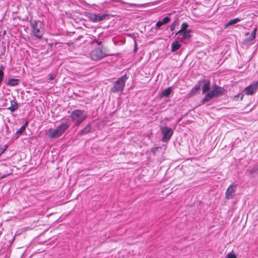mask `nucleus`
Listing matches in <instances>:
<instances>
[{
  "label": "nucleus",
  "instance_id": "obj_1",
  "mask_svg": "<svg viewBox=\"0 0 258 258\" xmlns=\"http://www.w3.org/2000/svg\"><path fill=\"white\" fill-rule=\"evenodd\" d=\"M69 126V121L66 120L62 122L56 128H49L47 134L50 138H58L66 132Z\"/></svg>",
  "mask_w": 258,
  "mask_h": 258
},
{
  "label": "nucleus",
  "instance_id": "obj_2",
  "mask_svg": "<svg viewBox=\"0 0 258 258\" xmlns=\"http://www.w3.org/2000/svg\"><path fill=\"white\" fill-rule=\"evenodd\" d=\"M69 126V121L66 120L62 122L56 128H49L47 134L50 138H58L66 132Z\"/></svg>",
  "mask_w": 258,
  "mask_h": 258
},
{
  "label": "nucleus",
  "instance_id": "obj_3",
  "mask_svg": "<svg viewBox=\"0 0 258 258\" xmlns=\"http://www.w3.org/2000/svg\"><path fill=\"white\" fill-rule=\"evenodd\" d=\"M87 112L84 110L77 109L72 112L70 117L76 126L80 125L87 117Z\"/></svg>",
  "mask_w": 258,
  "mask_h": 258
},
{
  "label": "nucleus",
  "instance_id": "obj_4",
  "mask_svg": "<svg viewBox=\"0 0 258 258\" xmlns=\"http://www.w3.org/2000/svg\"><path fill=\"white\" fill-rule=\"evenodd\" d=\"M42 23L40 21H34L31 23L33 34L37 38H41L43 33Z\"/></svg>",
  "mask_w": 258,
  "mask_h": 258
},
{
  "label": "nucleus",
  "instance_id": "obj_5",
  "mask_svg": "<svg viewBox=\"0 0 258 258\" xmlns=\"http://www.w3.org/2000/svg\"><path fill=\"white\" fill-rule=\"evenodd\" d=\"M224 90L220 87H215L212 90L207 93L204 99V101H209L212 98L217 97L222 95Z\"/></svg>",
  "mask_w": 258,
  "mask_h": 258
},
{
  "label": "nucleus",
  "instance_id": "obj_6",
  "mask_svg": "<svg viewBox=\"0 0 258 258\" xmlns=\"http://www.w3.org/2000/svg\"><path fill=\"white\" fill-rule=\"evenodd\" d=\"M126 80L127 77L126 75L121 77L114 83L113 87L111 88V91L113 92L122 91L124 88Z\"/></svg>",
  "mask_w": 258,
  "mask_h": 258
},
{
  "label": "nucleus",
  "instance_id": "obj_7",
  "mask_svg": "<svg viewBox=\"0 0 258 258\" xmlns=\"http://www.w3.org/2000/svg\"><path fill=\"white\" fill-rule=\"evenodd\" d=\"M108 54L103 52V50L101 48H96L92 50L90 53V56L92 59L98 60L101 59Z\"/></svg>",
  "mask_w": 258,
  "mask_h": 258
},
{
  "label": "nucleus",
  "instance_id": "obj_8",
  "mask_svg": "<svg viewBox=\"0 0 258 258\" xmlns=\"http://www.w3.org/2000/svg\"><path fill=\"white\" fill-rule=\"evenodd\" d=\"M160 130L163 135L162 139V141L166 142L169 141L173 133L172 130L168 127L165 126L161 127Z\"/></svg>",
  "mask_w": 258,
  "mask_h": 258
},
{
  "label": "nucleus",
  "instance_id": "obj_9",
  "mask_svg": "<svg viewBox=\"0 0 258 258\" xmlns=\"http://www.w3.org/2000/svg\"><path fill=\"white\" fill-rule=\"evenodd\" d=\"M237 187V185L236 184L232 183L228 187L225 194L226 199L230 200L234 198Z\"/></svg>",
  "mask_w": 258,
  "mask_h": 258
},
{
  "label": "nucleus",
  "instance_id": "obj_10",
  "mask_svg": "<svg viewBox=\"0 0 258 258\" xmlns=\"http://www.w3.org/2000/svg\"><path fill=\"white\" fill-rule=\"evenodd\" d=\"M108 16V14H96L95 13L89 14V18L93 22H98L105 20Z\"/></svg>",
  "mask_w": 258,
  "mask_h": 258
},
{
  "label": "nucleus",
  "instance_id": "obj_11",
  "mask_svg": "<svg viewBox=\"0 0 258 258\" xmlns=\"http://www.w3.org/2000/svg\"><path fill=\"white\" fill-rule=\"evenodd\" d=\"M256 88L254 83L251 84L245 88V94L247 95H252L256 91Z\"/></svg>",
  "mask_w": 258,
  "mask_h": 258
},
{
  "label": "nucleus",
  "instance_id": "obj_12",
  "mask_svg": "<svg viewBox=\"0 0 258 258\" xmlns=\"http://www.w3.org/2000/svg\"><path fill=\"white\" fill-rule=\"evenodd\" d=\"M170 20V19L169 17H165L161 21L157 22L156 24V26L157 27L160 28L163 25L168 23Z\"/></svg>",
  "mask_w": 258,
  "mask_h": 258
},
{
  "label": "nucleus",
  "instance_id": "obj_13",
  "mask_svg": "<svg viewBox=\"0 0 258 258\" xmlns=\"http://www.w3.org/2000/svg\"><path fill=\"white\" fill-rule=\"evenodd\" d=\"M183 33L182 35V36L180 38H179L180 41L182 42L184 40L188 39L190 37V30H186L183 31Z\"/></svg>",
  "mask_w": 258,
  "mask_h": 258
},
{
  "label": "nucleus",
  "instance_id": "obj_14",
  "mask_svg": "<svg viewBox=\"0 0 258 258\" xmlns=\"http://www.w3.org/2000/svg\"><path fill=\"white\" fill-rule=\"evenodd\" d=\"M172 92V88L171 87H168L163 90L160 94V97H167L168 96L171 92Z\"/></svg>",
  "mask_w": 258,
  "mask_h": 258
},
{
  "label": "nucleus",
  "instance_id": "obj_15",
  "mask_svg": "<svg viewBox=\"0 0 258 258\" xmlns=\"http://www.w3.org/2000/svg\"><path fill=\"white\" fill-rule=\"evenodd\" d=\"M181 47V44L178 41H174L171 44V51L174 52Z\"/></svg>",
  "mask_w": 258,
  "mask_h": 258
},
{
  "label": "nucleus",
  "instance_id": "obj_16",
  "mask_svg": "<svg viewBox=\"0 0 258 258\" xmlns=\"http://www.w3.org/2000/svg\"><path fill=\"white\" fill-rule=\"evenodd\" d=\"M18 108V103L13 100L11 101V106L8 109H9L11 111L13 112L17 109Z\"/></svg>",
  "mask_w": 258,
  "mask_h": 258
},
{
  "label": "nucleus",
  "instance_id": "obj_17",
  "mask_svg": "<svg viewBox=\"0 0 258 258\" xmlns=\"http://www.w3.org/2000/svg\"><path fill=\"white\" fill-rule=\"evenodd\" d=\"M200 85L197 84L196 85L194 88L192 89V90L190 91L189 96L191 97L195 95L198 91L200 90Z\"/></svg>",
  "mask_w": 258,
  "mask_h": 258
},
{
  "label": "nucleus",
  "instance_id": "obj_18",
  "mask_svg": "<svg viewBox=\"0 0 258 258\" xmlns=\"http://www.w3.org/2000/svg\"><path fill=\"white\" fill-rule=\"evenodd\" d=\"M19 80L16 79H10L8 80V85L11 86H15L18 85Z\"/></svg>",
  "mask_w": 258,
  "mask_h": 258
},
{
  "label": "nucleus",
  "instance_id": "obj_19",
  "mask_svg": "<svg viewBox=\"0 0 258 258\" xmlns=\"http://www.w3.org/2000/svg\"><path fill=\"white\" fill-rule=\"evenodd\" d=\"M241 21V19L236 18L234 19L231 20L228 23H227L225 26V28L228 27L229 26L233 25Z\"/></svg>",
  "mask_w": 258,
  "mask_h": 258
},
{
  "label": "nucleus",
  "instance_id": "obj_20",
  "mask_svg": "<svg viewBox=\"0 0 258 258\" xmlns=\"http://www.w3.org/2000/svg\"><path fill=\"white\" fill-rule=\"evenodd\" d=\"M188 25L187 23H183L181 25V29L179 30L176 33V35L180 34L182 31H186V29L187 28Z\"/></svg>",
  "mask_w": 258,
  "mask_h": 258
},
{
  "label": "nucleus",
  "instance_id": "obj_21",
  "mask_svg": "<svg viewBox=\"0 0 258 258\" xmlns=\"http://www.w3.org/2000/svg\"><path fill=\"white\" fill-rule=\"evenodd\" d=\"M210 83L208 82L206 83L203 87V92L205 93L210 90Z\"/></svg>",
  "mask_w": 258,
  "mask_h": 258
},
{
  "label": "nucleus",
  "instance_id": "obj_22",
  "mask_svg": "<svg viewBox=\"0 0 258 258\" xmlns=\"http://www.w3.org/2000/svg\"><path fill=\"white\" fill-rule=\"evenodd\" d=\"M225 258H237L236 256V255L232 250V251L228 252L226 255L225 256Z\"/></svg>",
  "mask_w": 258,
  "mask_h": 258
},
{
  "label": "nucleus",
  "instance_id": "obj_23",
  "mask_svg": "<svg viewBox=\"0 0 258 258\" xmlns=\"http://www.w3.org/2000/svg\"><path fill=\"white\" fill-rule=\"evenodd\" d=\"M27 125V123H25V124L23 125V126H22L20 128L19 130H18L17 132H16V135L19 136L20 135L21 133H22L25 130V128H26V126Z\"/></svg>",
  "mask_w": 258,
  "mask_h": 258
},
{
  "label": "nucleus",
  "instance_id": "obj_24",
  "mask_svg": "<svg viewBox=\"0 0 258 258\" xmlns=\"http://www.w3.org/2000/svg\"><path fill=\"white\" fill-rule=\"evenodd\" d=\"M257 31L256 28H254L252 32L250 34L251 39H253L255 37L256 32Z\"/></svg>",
  "mask_w": 258,
  "mask_h": 258
},
{
  "label": "nucleus",
  "instance_id": "obj_25",
  "mask_svg": "<svg viewBox=\"0 0 258 258\" xmlns=\"http://www.w3.org/2000/svg\"><path fill=\"white\" fill-rule=\"evenodd\" d=\"M257 170H258V167L257 166H255L253 168L249 169V172L250 173H253L255 172Z\"/></svg>",
  "mask_w": 258,
  "mask_h": 258
},
{
  "label": "nucleus",
  "instance_id": "obj_26",
  "mask_svg": "<svg viewBox=\"0 0 258 258\" xmlns=\"http://www.w3.org/2000/svg\"><path fill=\"white\" fill-rule=\"evenodd\" d=\"M48 77H49V79H48L49 80V81H52V80H53L55 78V75L54 74H50L49 75Z\"/></svg>",
  "mask_w": 258,
  "mask_h": 258
},
{
  "label": "nucleus",
  "instance_id": "obj_27",
  "mask_svg": "<svg viewBox=\"0 0 258 258\" xmlns=\"http://www.w3.org/2000/svg\"><path fill=\"white\" fill-rule=\"evenodd\" d=\"M243 96H244V95H243V94H239L238 95L235 96L234 97V98H235V99H236V98H239V97H240V100H242V99H243Z\"/></svg>",
  "mask_w": 258,
  "mask_h": 258
},
{
  "label": "nucleus",
  "instance_id": "obj_28",
  "mask_svg": "<svg viewBox=\"0 0 258 258\" xmlns=\"http://www.w3.org/2000/svg\"><path fill=\"white\" fill-rule=\"evenodd\" d=\"M7 146L5 145L4 146V148H3L1 150H0V156L5 152V151L7 149Z\"/></svg>",
  "mask_w": 258,
  "mask_h": 258
},
{
  "label": "nucleus",
  "instance_id": "obj_29",
  "mask_svg": "<svg viewBox=\"0 0 258 258\" xmlns=\"http://www.w3.org/2000/svg\"><path fill=\"white\" fill-rule=\"evenodd\" d=\"M175 28V24H172L170 26V30L172 31L174 30Z\"/></svg>",
  "mask_w": 258,
  "mask_h": 258
},
{
  "label": "nucleus",
  "instance_id": "obj_30",
  "mask_svg": "<svg viewBox=\"0 0 258 258\" xmlns=\"http://www.w3.org/2000/svg\"><path fill=\"white\" fill-rule=\"evenodd\" d=\"M255 85V87H256V88L257 89L258 88V81H256V82L255 83H253Z\"/></svg>",
  "mask_w": 258,
  "mask_h": 258
},
{
  "label": "nucleus",
  "instance_id": "obj_31",
  "mask_svg": "<svg viewBox=\"0 0 258 258\" xmlns=\"http://www.w3.org/2000/svg\"><path fill=\"white\" fill-rule=\"evenodd\" d=\"M85 129H86V128H84V130H82V131H81V133L82 134L87 133V131H85Z\"/></svg>",
  "mask_w": 258,
  "mask_h": 258
},
{
  "label": "nucleus",
  "instance_id": "obj_32",
  "mask_svg": "<svg viewBox=\"0 0 258 258\" xmlns=\"http://www.w3.org/2000/svg\"><path fill=\"white\" fill-rule=\"evenodd\" d=\"M97 43L98 45H100L101 44V41H97Z\"/></svg>",
  "mask_w": 258,
  "mask_h": 258
},
{
  "label": "nucleus",
  "instance_id": "obj_33",
  "mask_svg": "<svg viewBox=\"0 0 258 258\" xmlns=\"http://www.w3.org/2000/svg\"><path fill=\"white\" fill-rule=\"evenodd\" d=\"M87 127H88L89 129H90V126H89V125H88V126H87ZM86 128H87V127H86Z\"/></svg>",
  "mask_w": 258,
  "mask_h": 258
}]
</instances>
